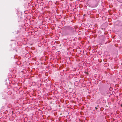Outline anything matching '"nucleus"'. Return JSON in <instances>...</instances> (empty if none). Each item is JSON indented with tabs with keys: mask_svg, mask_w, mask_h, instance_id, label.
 I'll list each match as a JSON object with an SVG mask.
<instances>
[{
	"mask_svg": "<svg viewBox=\"0 0 122 122\" xmlns=\"http://www.w3.org/2000/svg\"><path fill=\"white\" fill-rule=\"evenodd\" d=\"M65 28L66 30H68L71 32H73L75 31L74 29L70 26H66Z\"/></svg>",
	"mask_w": 122,
	"mask_h": 122,
	"instance_id": "f257e3e1",
	"label": "nucleus"
},
{
	"mask_svg": "<svg viewBox=\"0 0 122 122\" xmlns=\"http://www.w3.org/2000/svg\"><path fill=\"white\" fill-rule=\"evenodd\" d=\"M97 106H98V105Z\"/></svg>",
	"mask_w": 122,
	"mask_h": 122,
	"instance_id": "20e7f679",
	"label": "nucleus"
},
{
	"mask_svg": "<svg viewBox=\"0 0 122 122\" xmlns=\"http://www.w3.org/2000/svg\"><path fill=\"white\" fill-rule=\"evenodd\" d=\"M95 108L96 109H97V107H95Z\"/></svg>",
	"mask_w": 122,
	"mask_h": 122,
	"instance_id": "7ed1b4c3",
	"label": "nucleus"
},
{
	"mask_svg": "<svg viewBox=\"0 0 122 122\" xmlns=\"http://www.w3.org/2000/svg\"><path fill=\"white\" fill-rule=\"evenodd\" d=\"M120 2L122 3V0H120Z\"/></svg>",
	"mask_w": 122,
	"mask_h": 122,
	"instance_id": "f03ea898",
	"label": "nucleus"
}]
</instances>
